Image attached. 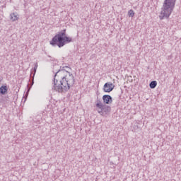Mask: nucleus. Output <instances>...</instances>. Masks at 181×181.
Wrapping results in <instances>:
<instances>
[{"mask_svg": "<svg viewBox=\"0 0 181 181\" xmlns=\"http://www.w3.org/2000/svg\"><path fill=\"white\" fill-rule=\"evenodd\" d=\"M156 86H158V82H156V81H152L149 84L150 88H156Z\"/></svg>", "mask_w": 181, "mask_h": 181, "instance_id": "9d476101", "label": "nucleus"}, {"mask_svg": "<svg viewBox=\"0 0 181 181\" xmlns=\"http://www.w3.org/2000/svg\"><path fill=\"white\" fill-rule=\"evenodd\" d=\"M128 15L129 16H130L131 18H134L135 13H134V10H129L128 11Z\"/></svg>", "mask_w": 181, "mask_h": 181, "instance_id": "9b49d317", "label": "nucleus"}, {"mask_svg": "<svg viewBox=\"0 0 181 181\" xmlns=\"http://www.w3.org/2000/svg\"><path fill=\"white\" fill-rule=\"evenodd\" d=\"M115 86H114V84H112V83L111 82H107L105 83L104 86H103V91H105V93H111V91H112V90H114Z\"/></svg>", "mask_w": 181, "mask_h": 181, "instance_id": "20e7f679", "label": "nucleus"}, {"mask_svg": "<svg viewBox=\"0 0 181 181\" xmlns=\"http://www.w3.org/2000/svg\"><path fill=\"white\" fill-rule=\"evenodd\" d=\"M34 68L37 69V63H35V64Z\"/></svg>", "mask_w": 181, "mask_h": 181, "instance_id": "2eb2a0df", "label": "nucleus"}, {"mask_svg": "<svg viewBox=\"0 0 181 181\" xmlns=\"http://www.w3.org/2000/svg\"><path fill=\"white\" fill-rule=\"evenodd\" d=\"M33 84H35V77L33 76L32 81L30 82V87H29V84L27 85L28 90L25 93V96L23 98V100H24V103L26 101L28 95H29V91H30V88H32V86H33Z\"/></svg>", "mask_w": 181, "mask_h": 181, "instance_id": "423d86ee", "label": "nucleus"}, {"mask_svg": "<svg viewBox=\"0 0 181 181\" xmlns=\"http://www.w3.org/2000/svg\"><path fill=\"white\" fill-rule=\"evenodd\" d=\"M175 5H176V0H165L161 8V12L159 18L165 19V18H169L175 9Z\"/></svg>", "mask_w": 181, "mask_h": 181, "instance_id": "7ed1b4c3", "label": "nucleus"}, {"mask_svg": "<svg viewBox=\"0 0 181 181\" xmlns=\"http://www.w3.org/2000/svg\"><path fill=\"white\" fill-rule=\"evenodd\" d=\"M97 108H102L103 110V112L105 114H108V112H111V107L108 105H104L103 103H96Z\"/></svg>", "mask_w": 181, "mask_h": 181, "instance_id": "39448f33", "label": "nucleus"}, {"mask_svg": "<svg viewBox=\"0 0 181 181\" xmlns=\"http://www.w3.org/2000/svg\"><path fill=\"white\" fill-rule=\"evenodd\" d=\"M97 104H103V103H101V100H97Z\"/></svg>", "mask_w": 181, "mask_h": 181, "instance_id": "4468645a", "label": "nucleus"}, {"mask_svg": "<svg viewBox=\"0 0 181 181\" xmlns=\"http://www.w3.org/2000/svg\"><path fill=\"white\" fill-rule=\"evenodd\" d=\"M0 94H1V95H5V94H8L7 86H1L0 87Z\"/></svg>", "mask_w": 181, "mask_h": 181, "instance_id": "6e6552de", "label": "nucleus"}, {"mask_svg": "<svg viewBox=\"0 0 181 181\" xmlns=\"http://www.w3.org/2000/svg\"><path fill=\"white\" fill-rule=\"evenodd\" d=\"M36 70H37V68H33L34 74H33V77H35V74H36Z\"/></svg>", "mask_w": 181, "mask_h": 181, "instance_id": "ddd939ff", "label": "nucleus"}, {"mask_svg": "<svg viewBox=\"0 0 181 181\" xmlns=\"http://www.w3.org/2000/svg\"><path fill=\"white\" fill-rule=\"evenodd\" d=\"M66 29L62 30L59 32L50 41L52 46H58V47H63L67 43H71L73 40L70 37L66 36Z\"/></svg>", "mask_w": 181, "mask_h": 181, "instance_id": "f03ea898", "label": "nucleus"}, {"mask_svg": "<svg viewBox=\"0 0 181 181\" xmlns=\"http://www.w3.org/2000/svg\"><path fill=\"white\" fill-rule=\"evenodd\" d=\"M30 78H32V73L30 74Z\"/></svg>", "mask_w": 181, "mask_h": 181, "instance_id": "dca6fc26", "label": "nucleus"}, {"mask_svg": "<svg viewBox=\"0 0 181 181\" xmlns=\"http://www.w3.org/2000/svg\"><path fill=\"white\" fill-rule=\"evenodd\" d=\"M10 19L13 21L15 22V21H18V15H16V13H13L10 15Z\"/></svg>", "mask_w": 181, "mask_h": 181, "instance_id": "1a4fd4ad", "label": "nucleus"}, {"mask_svg": "<svg viewBox=\"0 0 181 181\" xmlns=\"http://www.w3.org/2000/svg\"><path fill=\"white\" fill-rule=\"evenodd\" d=\"M103 100L105 104H112V97L110 95H104Z\"/></svg>", "mask_w": 181, "mask_h": 181, "instance_id": "0eeeda50", "label": "nucleus"}, {"mask_svg": "<svg viewBox=\"0 0 181 181\" xmlns=\"http://www.w3.org/2000/svg\"><path fill=\"white\" fill-rule=\"evenodd\" d=\"M98 114H100V115H103L104 114V110L103 108H99V110H98Z\"/></svg>", "mask_w": 181, "mask_h": 181, "instance_id": "f8f14e48", "label": "nucleus"}, {"mask_svg": "<svg viewBox=\"0 0 181 181\" xmlns=\"http://www.w3.org/2000/svg\"><path fill=\"white\" fill-rule=\"evenodd\" d=\"M64 69H69L71 70V68L65 66H60V69H59L54 76L53 80V87L52 90L57 91V93H64V91H69L71 87L74 86V83H76V79L74 78V76L73 74L66 71Z\"/></svg>", "mask_w": 181, "mask_h": 181, "instance_id": "f257e3e1", "label": "nucleus"}]
</instances>
